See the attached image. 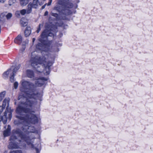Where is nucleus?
Returning <instances> with one entry per match:
<instances>
[{
  "mask_svg": "<svg viewBox=\"0 0 153 153\" xmlns=\"http://www.w3.org/2000/svg\"><path fill=\"white\" fill-rule=\"evenodd\" d=\"M26 74L27 76L30 78H32L34 76L33 71L31 70H27L26 71Z\"/></svg>",
  "mask_w": 153,
  "mask_h": 153,
  "instance_id": "obj_13",
  "label": "nucleus"
},
{
  "mask_svg": "<svg viewBox=\"0 0 153 153\" xmlns=\"http://www.w3.org/2000/svg\"><path fill=\"white\" fill-rule=\"evenodd\" d=\"M19 1L21 5L22 6H25L28 3L29 0H19Z\"/></svg>",
  "mask_w": 153,
  "mask_h": 153,
  "instance_id": "obj_17",
  "label": "nucleus"
},
{
  "mask_svg": "<svg viewBox=\"0 0 153 153\" xmlns=\"http://www.w3.org/2000/svg\"><path fill=\"white\" fill-rule=\"evenodd\" d=\"M14 86L15 89L17 88L18 86V83L17 82H15L14 84Z\"/></svg>",
  "mask_w": 153,
  "mask_h": 153,
  "instance_id": "obj_26",
  "label": "nucleus"
},
{
  "mask_svg": "<svg viewBox=\"0 0 153 153\" xmlns=\"http://www.w3.org/2000/svg\"><path fill=\"white\" fill-rule=\"evenodd\" d=\"M51 15L54 16L56 17H57L58 16V14L56 13H51Z\"/></svg>",
  "mask_w": 153,
  "mask_h": 153,
  "instance_id": "obj_27",
  "label": "nucleus"
},
{
  "mask_svg": "<svg viewBox=\"0 0 153 153\" xmlns=\"http://www.w3.org/2000/svg\"><path fill=\"white\" fill-rule=\"evenodd\" d=\"M54 10H57V7H55L54 8Z\"/></svg>",
  "mask_w": 153,
  "mask_h": 153,
  "instance_id": "obj_31",
  "label": "nucleus"
},
{
  "mask_svg": "<svg viewBox=\"0 0 153 153\" xmlns=\"http://www.w3.org/2000/svg\"><path fill=\"white\" fill-rule=\"evenodd\" d=\"M32 107L30 108L29 111H33L34 113L28 112H25L22 111V112L18 113L20 116L17 115L16 117L19 119V120H15L14 123L15 125H18L20 123L25 125V127H23V130L25 132L27 131L28 132H36V131L34 127L28 126L27 124L30 123L33 124L36 123L38 122V119L36 115L34 114L35 111L32 109Z\"/></svg>",
  "mask_w": 153,
  "mask_h": 153,
  "instance_id": "obj_3",
  "label": "nucleus"
},
{
  "mask_svg": "<svg viewBox=\"0 0 153 153\" xmlns=\"http://www.w3.org/2000/svg\"><path fill=\"white\" fill-rule=\"evenodd\" d=\"M4 128L5 129L6 128V126H4Z\"/></svg>",
  "mask_w": 153,
  "mask_h": 153,
  "instance_id": "obj_36",
  "label": "nucleus"
},
{
  "mask_svg": "<svg viewBox=\"0 0 153 153\" xmlns=\"http://www.w3.org/2000/svg\"><path fill=\"white\" fill-rule=\"evenodd\" d=\"M48 79V78L44 77L39 79L35 81L36 85L41 87L45 84V81H47Z\"/></svg>",
  "mask_w": 153,
  "mask_h": 153,
  "instance_id": "obj_8",
  "label": "nucleus"
},
{
  "mask_svg": "<svg viewBox=\"0 0 153 153\" xmlns=\"http://www.w3.org/2000/svg\"><path fill=\"white\" fill-rule=\"evenodd\" d=\"M35 39L34 38H33V42H34L35 41Z\"/></svg>",
  "mask_w": 153,
  "mask_h": 153,
  "instance_id": "obj_32",
  "label": "nucleus"
},
{
  "mask_svg": "<svg viewBox=\"0 0 153 153\" xmlns=\"http://www.w3.org/2000/svg\"><path fill=\"white\" fill-rule=\"evenodd\" d=\"M31 3L30 2L27 6V8L26 10V13L27 14L30 13L32 11V7L31 6Z\"/></svg>",
  "mask_w": 153,
  "mask_h": 153,
  "instance_id": "obj_15",
  "label": "nucleus"
},
{
  "mask_svg": "<svg viewBox=\"0 0 153 153\" xmlns=\"http://www.w3.org/2000/svg\"><path fill=\"white\" fill-rule=\"evenodd\" d=\"M15 70L12 71L11 68L6 71L4 72L3 74V77L4 78H7L9 76L14 75L15 74L13 73Z\"/></svg>",
  "mask_w": 153,
  "mask_h": 153,
  "instance_id": "obj_9",
  "label": "nucleus"
},
{
  "mask_svg": "<svg viewBox=\"0 0 153 153\" xmlns=\"http://www.w3.org/2000/svg\"><path fill=\"white\" fill-rule=\"evenodd\" d=\"M49 27L46 26L45 29L42 33L41 35V38L39 39V41L41 42V43H39L37 44L36 47L37 49L40 50L45 51L46 49L45 48L48 46L45 45V43H46L45 40L46 39V37L48 36H53V34L50 31V29Z\"/></svg>",
  "mask_w": 153,
  "mask_h": 153,
  "instance_id": "obj_5",
  "label": "nucleus"
},
{
  "mask_svg": "<svg viewBox=\"0 0 153 153\" xmlns=\"http://www.w3.org/2000/svg\"><path fill=\"white\" fill-rule=\"evenodd\" d=\"M5 1V0H0V2L2 3H4Z\"/></svg>",
  "mask_w": 153,
  "mask_h": 153,
  "instance_id": "obj_30",
  "label": "nucleus"
},
{
  "mask_svg": "<svg viewBox=\"0 0 153 153\" xmlns=\"http://www.w3.org/2000/svg\"><path fill=\"white\" fill-rule=\"evenodd\" d=\"M13 132V135L11 137L10 139L11 142L8 146L9 149L18 148L19 146H23L24 140L30 147L33 148V138L30 139L26 135L23 134L21 130L18 129L14 130Z\"/></svg>",
  "mask_w": 153,
  "mask_h": 153,
  "instance_id": "obj_4",
  "label": "nucleus"
},
{
  "mask_svg": "<svg viewBox=\"0 0 153 153\" xmlns=\"http://www.w3.org/2000/svg\"><path fill=\"white\" fill-rule=\"evenodd\" d=\"M10 153H22L21 151L16 150L15 151H12L10 152Z\"/></svg>",
  "mask_w": 153,
  "mask_h": 153,
  "instance_id": "obj_23",
  "label": "nucleus"
},
{
  "mask_svg": "<svg viewBox=\"0 0 153 153\" xmlns=\"http://www.w3.org/2000/svg\"><path fill=\"white\" fill-rule=\"evenodd\" d=\"M43 23H42V24H40L39 25V28H38L37 30V33H39V31H40V28H41V27H43Z\"/></svg>",
  "mask_w": 153,
  "mask_h": 153,
  "instance_id": "obj_22",
  "label": "nucleus"
},
{
  "mask_svg": "<svg viewBox=\"0 0 153 153\" xmlns=\"http://www.w3.org/2000/svg\"><path fill=\"white\" fill-rule=\"evenodd\" d=\"M4 153H7V152L6 151H5L4 152Z\"/></svg>",
  "mask_w": 153,
  "mask_h": 153,
  "instance_id": "obj_33",
  "label": "nucleus"
},
{
  "mask_svg": "<svg viewBox=\"0 0 153 153\" xmlns=\"http://www.w3.org/2000/svg\"><path fill=\"white\" fill-rule=\"evenodd\" d=\"M31 33V28L30 27H27L25 32V36H28Z\"/></svg>",
  "mask_w": 153,
  "mask_h": 153,
  "instance_id": "obj_12",
  "label": "nucleus"
},
{
  "mask_svg": "<svg viewBox=\"0 0 153 153\" xmlns=\"http://www.w3.org/2000/svg\"><path fill=\"white\" fill-rule=\"evenodd\" d=\"M45 0H33L32 3H31V5L32 8H37L39 6L42 5L44 3Z\"/></svg>",
  "mask_w": 153,
  "mask_h": 153,
  "instance_id": "obj_7",
  "label": "nucleus"
},
{
  "mask_svg": "<svg viewBox=\"0 0 153 153\" xmlns=\"http://www.w3.org/2000/svg\"><path fill=\"white\" fill-rule=\"evenodd\" d=\"M22 37L20 35H19L14 40V42L19 44H21L22 43Z\"/></svg>",
  "mask_w": 153,
  "mask_h": 153,
  "instance_id": "obj_10",
  "label": "nucleus"
},
{
  "mask_svg": "<svg viewBox=\"0 0 153 153\" xmlns=\"http://www.w3.org/2000/svg\"><path fill=\"white\" fill-rule=\"evenodd\" d=\"M10 126L9 125H8L7 129L6 130H4V135L5 137L9 135L10 132Z\"/></svg>",
  "mask_w": 153,
  "mask_h": 153,
  "instance_id": "obj_14",
  "label": "nucleus"
},
{
  "mask_svg": "<svg viewBox=\"0 0 153 153\" xmlns=\"http://www.w3.org/2000/svg\"><path fill=\"white\" fill-rule=\"evenodd\" d=\"M14 75L10 76V80L11 82H13L14 81Z\"/></svg>",
  "mask_w": 153,
  "mask_h": 153,
  "instance_id": "obj_25",
  "label": "nucleus"
},
{
  "mask_svg": "<svg viewBox=\"0 0 153 153\" xmlns=\"http://www.w3.org/2000/svg\"><path fill=\"white\" fill-rule=\"evenodd\" d=\"M21 65H20L19 64L17 65H16L15 67H11V69H12V71L15 70L14 72H13L14 74H15L16 72L20 68V67Z\"/></svg>",
  "mask_w": 153,
  "mask_h": 153,
  "instance_id": "obj_16",
  "label": "nucleus"
},
{
  "mask_svg": "<svg viewBox=\"0 0 153 153\" xmlns=\"http://www.w3.org/2000/svg\"><path fill=\"white\" fill-rule=\"evenodd\" d=\"M52 0H49V2L48 3V4H47V5L48 6H49V5H51V3L52 2ZM47 4H45L44 5L42 6V9H44L45 8V6Z\"/></svg>",
  "mask_w": 153,
  "mask_h": 153,
  "instance_id": "obj_21",
  "label": "nucleus"
},
{
  "mask_svg": "<svg viewBox=\"0 0 153 153\" xmlns=\"http://www.w3.org/2000/svg\"><path fill=\"white\" fill-rule=\"evenodd\" d=\"M48 14V12L47 11H46L44 15L45 16H46Z\"/></svg>",
  "mask_w": 153,
  "mask_h": 153,
  "instance_id": "obj_29",
  "label": "nucleus"
},
{
  "mask_svg": "<svg viewBox=\"0 0 153 153\" xmlns=\"http://www.w3.org/2000/svg\"><path fill=\"white\" fill-rule=\"evenodd\" d=\"M30 56V62L36 71L44 72L46 75L49 74L50 67L53 63L52 61H48L45 56H40L36 51L32 52Z\"/></svg>",
  "mask_w": 153,
  "mask_h": 153,
  "instance_id": "obj_2",
  "label": "nucleus"
},
{
  "mask_svg": "<svg viewBox=\"0 0 153 153\" xmlns=\"http://www.w3.org/2000/svg\"><path fill=\"white\" fill-rule=\"evenodd\" d=\"M73 6V4L71 3H68L65 5V8L62 10V13L66 15H68L71 13V11L68 9L66 8H70Z\"/></svg>",
  "mask_w": 153,
  "mask_h": 153,
  "instance_id": "obj_6",
  "label": "nucleus"
},
{
  "mask_svg": "<svg viewBox=\"0 0 153 153\" xmlns=\"http://www.w3.org/2000/svg\"><path fill=\"white\" fill-rule=\"evenodd\" d=\"M21 83L22 86L20 90L25 94H20L19 96L20 103L16 109V112L19 113L23 111L34 113L33 111H31L27 109H30V108L34 107L37 103L36 99H39L42 95L35 91L36 86L32 83L24 80H22Z\"/></svg>",
  "mask_w": 153,
  "mask_h": 153,
  "instance_id": "obj_1",
  "label": "nucleus"
},
{
  "mask_svg": "<svg viewBox=\"0 0 153 153\" xmlns=\"http://www.w3.org/2000/svg\"><path fill=\"white\" fill-rule=\"evenodd\" d=\"M20 23L22 26L25 27L27 25V21L26 19L23 18L20 20Z\"/></svg>",
  "mask_w": 153,
  "mask_h": 153,
  "instance_id": "obj_11",
  "label": "nucleus"
},
{
  "mask_svg": "<svg viewBox=\"0 0 153 153\" xmlns=\"http://www.w3.org/2000/svg\"><path fill=\"white\" fill-rule=\"evenodd\" d=\"M53 49L54 52H58L59 51V49L56 47H53Z\"/></svg>",
  "mask_w": 153,
  "mask_h": 153,
  "instance_id": "obj_24",
  "label": "nucleus"
},
{
  "mask_svg": "<svg viewBox=\"0 0 153 153\" xmlns=\"http://www.w3.org/2000/svg\"><path fill=\"white\" fill-rule=\"evenodd\" d=\"M36 151L37 152H38V149L37 148H36Z\"/></svg>",
  "mask_w": 153,
  "mask_h": 153,
  "instance_id": "obj_35",
  "label": "nucleus"
},
{
  "mask_svg": "<svg viewBox=\"0 0 153 153\" xmlns=\"http://www.w3.org/2000/svg\"><path fill=\"white\" fill-rule=\"evenodd\" d=\"M5 95V91L2 92L0 94V101H1Z\"/></svg>",
  "mask_w": 153,
  "mask_h": 153,
  "instance_id": "obj_18",
  "label": "nucleus"
},
{
  "mask_svg": "<svg viewBox=\"0 0 153 153\" xmlns=\"http://www.w3.org/2000/svg\"><path fill=\"white\" fill-rule=\"evenodd\" d=\"M26 12V9H23L20 11H17L16 13H20L21 15H24L25 14H27Z\"/></svg>",
  "mask_w": 153,
  "mask_h": 153,
  "instance_id": "obj_19",
  "label": "nucleus"
},
{
  "mask_svg": "<svg viewBox=\"0 0 153 153\" xmlns=\"http://www.w3.org/2000/svg\"><path fill=\"white\" fill-rule=\"evenodd\" d=\"M4 14L2 13V14H1V15H0V16H1V15H4Z\"/></svg>",
  "mask_w": 153,
  "mask_h": 153,
  "instance_id": "obj_34",
  "label": "nucleus"
},
{
  "mask_svg": "<svg viewBox=\"0 0 153 153\" xmlns=\"http://www.w3.org/2000/svg\"><path fill=\"white\" fill-rule=\"evenodd\" d=\"M22 48L23 49V50H24L25 48V45L24 42L22 43Z\"/></svg>",
  "mask_w": 153,
  "mask_h": 153,
  "instance_id": "obj_28",
  "label": "nucleus"
},
{
  "mask_svg": "<svg viewBox=\"0 0 153 153\" xmlns=\"http://www.w3.org/2000/svg\"><path fill=\"white\" fill-rule=\"evenodd\" d=\"M12 14L11 13H9L6 15V17L7 19H9L12 17Z\"/></svg>",
  "mask_w": 153,
  "mask_h": 153,
  "instance_id": "obj_20",
  "label": "nucleus"
}]
</instances>
